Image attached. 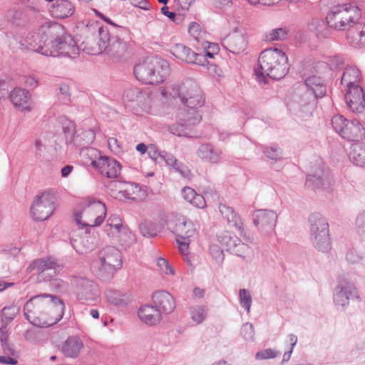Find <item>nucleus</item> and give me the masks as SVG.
Wrapping results in <instances>:
<instances>
[{
	"label": "nucleus",
	"mask_w": 365,
	"mask_h": 365,
	"mask_svg": "<svg viewBox=\"0 0 365 365\" xmlns=\"http://www.w3.org/2000/svg\"><path fill=\"white\" fill-rule=\"evenodd\" d=\"M22 45L43 56L71 59L77 58L80 51L72 36L57 22H45L36 32L29 33Z\"/></svg>",
	"instance_id": "f257e3e1"
},
{
	"label": "nucleus",
	"mask_w": 365,
	"mask_h": 365,
	"mask_svg": "<svg viewBox=\"0 0 365 365\" xmlns=\"http://www.w3.org/2000/svg\"><path fill=\"white\" fill-rule=\"evenodd\" d=\"M65 304L62 299L49 294H41L30 298L24 306L25 318L35 327H48L63 317Z\"/></svg>",
	"instance_id": "f03ea898"
},
{
	"label": "nucleus",
	"mask_w": 365,
	"mask_h": 365,
	"mask_svg": "<svg viewBox=\"0 0 365 365\" xmlns=\"http://www.w3.org/2000/svg\"><path fill=\"white\" fill-rule=\"evenodd\" d=\"M258 66L259 69L255 68V72L259 81L264 76L274 80L282 79L289 70L286 53L277 48L262 51L258 58Z\"/></svg>",
	"instance_id": "7ed1b4c3"
},
{
	"label": "nucleus",
	"mask_w": 365,
	"mask_h": 365,
	"mask_svg": "<svg viewBox=\"0 0 365 365\" xmlns=\"http://www.w3.org/2000/svg\"><path fill=\"white\" fill-rule=\"evenodd\" d=\"M170 71L167 61L157 56L148 57L137 63L133 73L138 81L144 84L158 85L163 83Z\"/></svg>",
	"instance_id": "20e7f679"
},
{
	"label": "nucleus",
	"mask_w": 365,
	"mask_h": 365,
	"mask_svg": "<svg viewBox=\"0 0 365 365\" xmlns=\"http://www.w3.org/2000/svg\"><path fill=\"white\" fill-rule=\"evenodd\" d=\"M361 16L358 6L350 4H338L327 13L326 20L329 26L335 30L348 31L359 21Z\"/></svg>",
	"instance_id": "39448f33"
},
{
	"label": "nucleus",
	"mask_w": 365,
	"mask_h": 365,
	"mask_svg": "<svg viewBox=\"0 0 365 365\" xmlns=\"http://www.w3.org/2000/svg\"><path fill=\"white\" fill-rule=\"evenodd\" d=\"M310 239L314 248L322 252L331 250L329 223L319 212H313L309 217Z\"/></svg>",
	"instance_id": "423d86ee"
},
{
	"label": "nucleus",
	"mask_w": 365,
	"mask_h": 365,
	"mask_svg": "<svg viewBox=\"0 0 365 365\" xmlns=\"http://www.w3.org/2000/svg\"><path fill=\"white\" fill-rule=\"evenodd\" d=\"M100 265L96 271V276L101 280L113 277L114 273L122 267L121 253L114 247H106L98 255Z\"/></svg>",
	"instance_id": "0eeeda50"
},
{
	"label": "nucleus",
	"mask_w": 365,
	"mask_h": 365,
	"mask_svg": "<svg viewBox=\"0 0 365 365\" xmlns=\"http://www.w3.org/2000/svg\"><path fill=\"white\" fill-rule=\"evenodd\" d=\"M30 267L31 269L40 270L37 276L38 282H46L52 281L54 277L59 274L64 264L61 260L53 256H47L34 260Z\"/></svg>",
	"instance_id": "6e6552de"
},
{
	"label": "nucleus",
	"mask_w": 365,
	"mask_h": 365,
	"mask_svg": "<svg viewBox=\"0 0 365 365\" xmlns=\"http://www.w3.org/2000/svg\"><path fill=\"white\" fill-rule=\"evenodd\" d=\"M56 197L50 192H44L36 197L31 207V215L35 221H44L54 212Z\"/></svg>",
	"instance_id": "1a4fd4ad"
},
{
	"label": "nucleus",
	"mask_w": 365,
	"mask_h": 365,
	"mask_svg": "<svg viewBox=\"0 0 365 365\" xmlns=\"http://www.w3.org/2000/svg\"><path fill=\"white\" fill-rule=\"evenodd\" d=\"M78 300L83 303H92L100 297V289L96 283L87 278L73 277L71 281Z\"/></svg>",
	"instance_id": "9d476101"
},
{
	"label": "nucleus",
	"mask_w": 365,
	"mask_h": 365,
	"mask_svg": "<svg viewBox=\"0 0 365 365\" xmlns=\"http://www.w3.org/2000/svg\"><path fill=\"white\" fill-rule=\"evenodd\" d=\"M359 294L355 285L347 280L339 282L334 290V303L338 309L344 310L351 300L358 299Z\"/></svg>",
	"instance_id": "9b49d317"
},
{
	"label": "nucleus",
	"mask_w": 365,
	"mask_h": 365,
	"mask_svg": "<svg viewBox=\"0 0 365 365\" xmlns=\"http://www.w3.org/2000/svg\"><path fill=\"white\" fill-rule=\"evenodd\" d=\"M306 91L302 95L300 103L308 105L314 102L317 98L324 97L327 93V86L324 81L319 76H312L306 78L304 82Z\"/></svg>",
	"instance_id": "f8f14e48"
},
{
	"label": "nucleus",
	"mask_w": 365,
	"mask_h": 365,
	"mask_svg": "<svg viewBox=\"0 0 365 365\" xmlns=\"http://www.w3.org/2000/svg\"><path fill=\"white\" fill-rule=\"evenodd\" d=\"M278 215L272 210H257L252 215V220L255 226L259 231L265 234H269L274 230Z\"/></svg>",
	"instance_id": "ddd939ff"
},
{
	"label": "nucleus",
	"mask_w": 365,
	"mask_h": 365,
	"mask_svg": "<svg viewBox=\"0 0 365 365\" xmlns=\"http://www.w3.org/2000/svg\"><path fill=\"white\" fill-rule=\"evenodd\" d=\"M307 175L306 185L312 189H328L331 183L332 177L329 170L324 165L321 166Z\"/></svg>",
	"instance_id": "4468645a"
},
{
	"label": "nucleus",
	"mask_w": 365,
	"mask_h": 365,
	"mask_svg": "<svg viewBox=\"0 0 365 365\" xmlns=\"http://www.w3.org/2000/svg\"><path fill=\"white\" fill-rule=\"evenodd\" d=\"M170 53L177 58L187 63L205 66V58L202 53H197L182 43H176L170 48Z\"/></svg>",
	"instance_id": "2eb2a0df"
},
{
	"label": "nucleus",
	"mask_w": 365,
	"mask_h": 365,
	"mask_svg": "<svg viewBox=\"0 0 365 365\" xmlns=\"http://www.w3.org/2000/svg\"><path fill=\"white\" fill-rule=\"evenodd\" d=\"M168 227L177 238L185 240L192 237L195 232V225L192 221L183 216L175 217L169 221Z\"/></svg>",
	"instance_id": "dca6fc26"
},
{
	"label": "nucleus",
	"mask_w": 365,
	"mask_h": 365,
	"mask_svg": "<svg viewBox=\"0 0 365 365\" xmlns=\"http://www.w3.org/2000/svg\"><path fill=\"white\" fill-rule=\"evenodd\" d=\"M96 15L107 23L109 26H101L98 21H93L90 24V28L92 31L101 32L103 38H108L110 35H114L115 34H126L128 32V29L123 26H120L115 24L110 18L105 16L101 12L96 9H94Z\"/></svg>",
	"instance_id": "f3484780"
},
{
	"label": "nucleus",
	"mask_w": 365,
	"mask_h": 365,
	"mask_svg": "<svg viewBox=\"0 0 365 365\" xmlns=\"http://www.w3.org/2000/svg\"><path fill=\"white\" fill-rule=\"evenodd\" d=\"M222 46L233 54H240L245 51L247 46L246 36L237 29L223 39Z\"/></svg>",
	"instance_id": "a211bd4d"
},
{
	"label": "nucleus",
	"mask_w": 365,
	"mask_h": 365,
	"mask_svg": "<svg viewBox=\"0 0 365 365\" xmlns=\"http://www.w3.org/2000/svg\"><path fill=\"white\" fill-rule=\"evenodd\" d=\"M86 30L92 32L91 36H87L82 44L84 45L83 50L86 51L88 54L98 55L103 53L106 49L105 41L101 32L92 31L90 24H87Z\"/></svg>",
	"instance_id": "6ab92c4d"
},
{
	"label": "nucleus",
	"mask_w": 365,
	"mask_h": 365,
	"mask_svg": "<svg viewBox=\"0 0 365 365\" xmlns=\"http://www.w3.org/2000/svg\"><path fill=\"white\" fill-rule=\"evenodd\" d=\"M125 34H115L110 35L108 39L106 38L105 46L106 49L103 53H106L112 58L119 59L127 50V43L122 38Z\"/></svg>",
	"instance_id": "aec40b11"
},
{
	"label": "nucleus",
	"mask_w": 365,
	"mask_h": 365,
	"mask_svg": "<svg viewBox=\"0 0 365 365\" xmlns=\"http://www.w3.org/2000/svg\"><path fill=\"white\" fill-rule=\"evenodd\" d=\"M345 101L349 108L354 113H361L365 108V95L361 87L346 90Z\"/></svg>",
	"instance_id": "412c9836"
},
{
	"label": "nucleus",
	"mask_w": 365,
	"mask_h": 365,
	"mask_svg": "<svg viewBox=\"0 0 365 365\" xmlns=\"http://www.w3.org/2000/svg\"><path fill=\"white\" fill-rule=\"evenodd\" d=\"M152 299L153 304L160 314H170L175 309L174 297L165 290H160L153 293Z\"/></svg>",
	"instance_id": "4be33fe9"
},
{
	"label": "nucleus",
	"mask_w": 365,
	"mask_h": 365,
	"mask_svg": "<svg viewBox=\"0 0 365 365\" xmlns=\"http://www.w3.org/2000/svg\"><path fill=\"white\" fill-rule=\"evenodd\" d=\"M9 98L14 106L22 111L32 109V100L30 93L23 88H16L10 92Z\"/></svg>",
	"instance_id": "5701e85b"
},
{
	"label": "nucleus",
	"mask_w": 365,
	"mask_h": 365,
	"mask_svg": "<svg viewBox=\"0 0 365 365\" xmlns=\"http://www.w3.org/2000/svg\"><path fill=\"white\" fill-rule=\"evenodd\" d=\"M222 150L210 143L200 145L197 150V156L203 161L217 164L220 162Z\"/></svg>",
	"instance_id": "b1692460"
},
{
	"label": "nucleus",
	"mask_w": 365,
	"mask_h": 365,
	"mask_svg": "<svg viewBox=\"0 0 365 365\" xmlns=\"http://www.w3.org/2000/svg\"><path fill=\"white\" fill-rule=\"evenodd\" d=\"M341 136L347 140L359 143L365 138V128L359 120L354 119L349 121Z\"/></svg>",
	"instance_id": "393cba45"
},
{
	"label": "nucleus",
	"mask_w": 365,
	"mask_h": 365,
	"mask_svg": "<svg viewBox=\"0 0 365 365\" xmlns=\"http://www.w3.org/2000/svg\"><path fill=\"white\" fill-rule=\"evenodd\" d=\"M75 6L68 0H56L49 8L51 14L56 19H65L73 15Z\"/></svg>",
	"instance_id": "a878e982"
},
{
	"label": "nucleus",
	"mask_w": 365,
	"mask_h": 365,
	"mask_svg": "<svg viewBox=\"0 0 365 365\" xmlns=\"http://www.w3.org/2000/svg\"><path fill=\"white\" fill-rule=\"evenodd\" d=\"M347 40L354 48L365 47V24L357 21L348 31Z\"/></svg>",
	"instance_id": "bb28decb"
},
{
	"label": "nucleus",
	"mask_w": 365,
	"mask_h": 365,
	"mask_svg": "<svg viewBox=\"0 0 365 365\" xmlns=\"http://www.w3.org/2000/svg\"><path fill=\"white\" fill-rule=\"evenodd\" d=\"M99 171L108 178H116L120 174L121 165L115 159L103 156L101 157Z\"/></svg>",
	"instance_id": "cd10ccee"
},
{
	"label": "nucleus",
	"mask_w": 365,
	"mask_h": 365,
	"mask_svg": "<svg viewBox=\"0 0 365 365\" xmlns=\"http://www.w3.org/2000/svg\"><path fill=\"white\" fill-rule=\"evenodd\" d=\"M95 138L96 133L93 129H83L75 137H69L67 145L73 143L76 147L83 150L87 148Z\"/></svg>",
	"instance_id": "c85d7f7f"
},
{
	"label": "nucleus",
	"mask_w": 365,
	"mask_h": 365,
	"mask_svg": "<svg viewBox=\"0 0 365 365\" xmlns=\"http://www.w3.org/2000/svg\"><path fill=\"white\" fill-rule=\"evenodd\" d=\"M361 80L360 71L353 66L346 67L341 76V83L346 86L347 90L355 87H361L359 84Z\"/></svg>",
	"instance_id": "c756f323"
},
{
	"label": "nucleus",
	"mask_w": 365,
	"mask_h": 365,
	"mask_svg": "<svg viewBox=\"0 0 365 365\" xmlns=\"http://www.w3.org/2000/svg\"><path fill=\"white\" fill-rule=\"evenodd\" d=\"M190 88L192 89L193 96H185L182 97V103L187 108L194 110L195 113L196 108L201 107L205 103V98L202 94V90L198 87L196 83H190Z\"/></svg>",
	"instance_id": "7c9ffc66"
},
{
	"label": "nucleus",
	"mask_w": 365,
	"mask_h": 365,
	"mask_svg": "<svg viewBox=\"0 0 365 365\" xmlns=\"http://www.w3.org/2000/svg\"><path fill=\"white\" fill-rule=\"evenodd\" d=\"M139 318L147 324L153 325L161 319V314L157 308L153 305H144L138 312Z\"/></svg>",
	"instance_id": "2f4dec72"
},
{
	"label": "nucleus",
	"mask_w": 365,
	"mask_h": 365,
	"mask_svg": "<svg viewBox=\"0 0 365 365\" xmlns=\"http://www.w3.org/2000/svg\"><path fill=\"white\" fill-rule=\"evenodd\" d=\"M83 346V342L78 337L70 336L65 341L62 346V352L67 357L76 358Z\"/></svg>",
	"instance_id": "473e14b6"
},
{
	"label": "nucleus",
	"mask_w": 365,
	"mask_h": 365,
	"mask_svg": "<svg viewBox=\"0 0 365 365\" xmlns=\"http://www.w3.org/2000/svg\"><path fill=\"white\" fill-rule=\"evenodd\" d=\"M159 158L164 160L167 165L173 168L175 171L180 173L183 177H187L190 173L189 169L187 166L179 162L171 153H168L166 151H161L158 153Z\"/></svg>",
	"instance_id": "72a5a7b5"
},
{
	"label": "nucleus",
	"mask_w": 365,
	"mask_h": 365,
	"mask_svg": "<svg viewBox=\"0 0 365 365\" xmlns=\"http://www.w3.org/2000/svg\"><path fill=\"white\" fill-rule=\"evenodd\" d=\"M309 29L316 34L319 39L328 38L331 35V28L327 21L319 19H313L308 25Z\"/></svg>",
	"instance_id": "f704fd0d"
},
{
	"label": "nucleus",
	"mask_w": 365,
	"mask_h": 365,
	"mask_svg": "<svg viewBox=\"0 0 365 365\" xmlns=\"http://www.w3.org/2000/svg\"><path fill=\"white\" fill-rule=\"evenodd\" d=\"M349 157L354 164L363 166L365 164V143H353L350 148Z\"/></svg>",
	"instance_id": "c9c22d12"
},
{
	"label": "nucleus",
	"mask_w": 365,
	"mask_h": 365,
	"mask_svg": "<svg viewBox=\"0 0 365 365\" xmlns=\"http://www.w3.org/2000/svg\"><path fill=\"white\" fill-rule=\"evenodd\" d=\"M219 210L222 217L228 223L232 224L233 226L239 229L241 228L240 217L232 207L220 203L219 205Z\"/></svg>",
	"instance_id": "e433bc0d"
},
{
	"label": "nucleus",
	"mask_w": 365,
	"mask_h": 365,
	"mask_svg": "<svg viewBox=\"0 0 365 365\" xmlns=\"http://www.w3.org/2000/svg\"><path fill=\"white\" fill-rule=\"evenodd\" d=\"M200 120V117H194L185 120L184 123H178L169 126V131L178 136H186L187 135V126L190 125H195Z\"/></svg>",
	"instance_id": "4c0bfd02"
},
{
	"label": "nucleus",
	"mask_w": 365,
	"mask_h": 365,
	"mask_svg": "<svg viewBox=\"0 0 365 365\" xmlns=\"http://www.w3.org/2000/svg\"><path fill=\"white\" fill-rule=\"evenodd\" d=\"M234 240L236 243L234 244L229 252L243 259L252 255V250L248 245L242 242L240 238H234Z\"/></svg>",
	"instance_id": "58836bf2"
},
{
	"label": "nucleus",
	"mask_w": 365,
	"mask_h": 365,
	"mask_svg": "<svg viewBox=\"0 0 365 365\" xmlns=\"http://www.w3.org/2000/svg\"><path fill=\"white\" fill-rule=\"evenodd\" d=\"M88 208H91V210H98L101 212V215H99L94 220V223L93 225H90L91 227H98L101 225L106 217V205L98 200H94L92 202H90L88 205Z\"/></svg>",
	"instance_id": "ea45409f"
},
{
	"label": "nucleus",
	"mask_w": 365,
	"mask_h": 365,
	"mask_svg": "<svg viewBox=\"0 0 365 365\" xmlns=\"http://www.w3.org/2000/svg\"><path fill=\"white\" fill-rule=\"evenodd\" d=\"M234 238H238L236 235L228 231L221 232L217 235V241L223 246L227 252L236 243Z\"/></svg>",
	"instance_id": "a19ab883"
},
{
	"label": "nucleus",
	"mask_w": 365,
	"mask_h": 365,
	"mask_svg": "<svg viewBox=\"0 0 365 365\" xmlns=\"http://www.w3.org/2000/svg\"><path fill=\"white\" fill-rule=\"evenodd\" d=\"M288 31L286 28H277L267 32L264 35V41H282L287 38Z\"/></svg>",
	"instance_id": "79ce46f5"
},
{
	"label": "nucleus",
	"mask_w": 365,
	"mask_h": 365,
	"mask_svg": "<svg viewBox=\"0 0 365 365\" xmlns=\"http://www.w3.org/2000/svg\"><path fill=\"white\" fill-rule=\"evenodd\" d=\"M17 311L14 305L4 307L0 313L2 325L8 326L14 320Z\"/></svg>",
	"instance_id": "37998d69"
},
{
	"label": "nucleus",
	"mask_w": 365,
	"mask_h": 365,
	"mask_svg": "<svg viewBox=\"0 0 365 365\" xmlns=\"http://www.w3.org/2000/svg\"><path fill=\"white\" fill-rule=\"evenodd\" d=\"M106 298L110 304L116 307H125L129 302V299L125 295H120L113 292H108Z\"/></svg>",
	"instance_id": "c03bdc74"
},
{
	"label": "nucleus",
	"mask_w": 365,
	"mask_h": 365,
	"mask_svg": "<svg viewBox=\"0 0 365 365\" xmlns=\"http://www.w3.org/2000/svg\"><path fill=\"white\" fill-rule=\"evenodd\" d=\"M145 93L141 89L137 87H130L127 88L123 93L124 100L128 102H134L144 98Z\"/></svg>",
	"instance_id": "a18cd8bd"
},
{
	"label": "nucleus",
	"mask_w": 365,
	"mask_h": 365,
	"mask_svg": "<svg viewBox=\"0 0 365 365\" xmlns=\"http://www.w3.org/2000/svg\"><path fill=\"white\" fill-rule=\"evenodd\" d=\"M192 319L197 324L201 323L206 317L207 309L204 306L196 305L190 309Z\"/></svg>",
	"instance_id": "49530a36"
},
{
	"label": "nucleus",
	"mask_w": 365,
	"mask_h": 365,
	"mask_svg": "<svg viewBox=\"0 0 365 365\" xmlns=\"http://www.w3.org/2000/svg\"><path fill=\"white\" fill-rule=\"evenodd\" d=\"M140 232L143 237H153L158 234V226L153 222L141 223L139 226Z\"/></svg>",
	"instance_id": "de8ad7c7"
},
{
	"label": "nucleus",
	"mask_w": 365,
	"mask_h": 365,
	"mask_svg": "<svg viewBox=\"0 0 365 365\" xmlns=\"http://www.w3.org/2000/svg\"><path fill=\"white\" fill-rule=\"evenodd\" d=\"M348 123L349 120L341 115H334L331 118V125L335 131L340 135H341L342 131H344Z\"/></svg>",
	"instance_id": "09e8293b"
},
{
	"label": "nucleus",
	"mask_w": 365,
	"mask_h": 365,
	"mask_svg": "<svg viewBox=\"0 0 365 365\" xmlns=\"http://www.w3.org/2000/svg\"><path fill=\"white\" fill-rule=\"evenodd\" d=\"M190 83H196L192 80L186 81L185 83H183L181 86H179L177 88V93L178 96L180 98L181 101L182 102V97L187 96L189 97V96H193L194 91H192V89L190 88Z\"/></svg>",
	"instance_id": "8fccbe9b"
},
{
	"label": "nucleus",
	"mask_w": 365,
	"mask_h": 365,
	"mask_svg": "<svg viewBox=\"0 0 365 365\" xmlns=\"http://www.w3.org/2000/svg\"><path fill=\"white\" fill-rule=\"evenodd\" d=\"M264 153L267 158L277 161L282 158V151L279 147L272 145L266 147Z\"/></svg>",
	"instance_id": "3c124183"
},
{
	"label": "nucleus",
	"mask_w": 365,
	"mask_h": 365,
	"mask_svg": "<svg viewBox=\"0 0 365 365\" xmlns=\"http://www.w3.org/2000/svg\"><path fill=\"white\" fill-rule=\"evenodd\" d=\"M239 297L241 306L249 313L252 302L251 294L247 289H242L240 290Z\"/></svg>",
	"instance_id": "603ef678"
},
{
	"label": "nucleus",
	"mask_w": 365,
	"mask_h": 365,
	"mask_svg": "<svg viewBox=\"0 0 365 365\" xmlns=\"http://www.w3.org/2000/svg\"><path fill=\"white\" fill-rule=\"evenodd\" d=\"M240 333L243 338L247 341H253L255 331L254 327L251 323L244 324L241 328Z\"/></svg>",
	"instance_id": "864d4df0"
},
{
	"label": "nucleus",
	"mask_w": 365,
	"mask_h": 365,
	"mask_svg": "<svg viewBox=\"0 0 365 365\" xmlns=\"http://www.w3.org/2000/svg\"><path fill=\"white\" fill-rule=\"evenodd\" d=\"M210 252L216 262L219 265L222 264L225 258L223 250H221L217 245H212L210 247Z\"/></svg>",
	"instance_id": "5fc2aeb1"
},
{
	"label": "nucleus",
	"mask_w": 365,
	"mask_h": 365,
	"mask_svg": "<svg viewBox=\"0 0 365 365\" xmlns=\"http://www.w3.org/2000/svg\"><path fill=\"white\" fill-rule=\"evenodd\" d=\"M157 265L159 267V269L161 270L162 272L166 274H174V269L173 267L169 264L168 262L163 258L159 257L157 259Z\"/></svg>",
	"instance_id": "6e6d98bb"
},
{
	"label": "nucleus",
	"mask_w": 365,
	"mask_h": 365,
	"mask_svg": "<svg viewBox=\"0 0 365 365\" xmlns=\"http://www.w3.org/2000/svg\"><path fill=\"white\" fill-rule=\"evenodd\" d=\"M277 356V353L272 350V349H266L258 351L256 354L255 358L256 359H273Z\"/></svg>",
	"instance_id": "4d7b16f0"
},
{
	"label": "nucleus",
	"mask_w": 365,
	"mask_h": 365,
	"mask_svg": "<svg viewBox=\"0 0 365 365\" xmlns=\"http://www.w3.org/2000/svg\"><path fill=\"white\" fill-rule=\"evenodd\" d=\"M75 129H76L75 124L71 121H69L66 124H64L63 125V133L65 134V136H66V144H67V140L69 137H75L76 136L74 135Z\"/></svg>",
	"instance_id": "13d9d810"
},
{
	"label": "nucleus",
	"mask_w": 365,
	"mask_h": 365,
	"mask_svg": "<svg viewBox=\"0 0 365 365\" xmlns=\"http://www.w3.org/2000/svg\"><path fill=\"white\" fill-rule=\"evenodd\" d=\"M356 225L360 235H365V211L360 213L356 220Z\"/></svg>",
	"instance_id": "bf43d9fd"
},
{
	"label": "nucleus",
	"mask_w": 365,
	"mask_h": 365,
	"mask_svg": "<svg viewBox=\"0 0 365 365\" xmlns=\"http://www.w3.org/2000/svg\"><path fill=\"white\" fill-rule=\"evenodd\" d=\"M70 89L67 84H61L59 86L60 93L63 96L62 102L64 104H68L71 102L70 98Z\"/></svg>",
	"instance_id": "052dcab7"
},
{
	"label": "nucleus",
	"mask_w": 365,
	"mask_h": 365,
	"mask_svg": "<svg viewBox=\"0 0 365 365\" xmlns=\"http://www.w3.org/2000/svg\"><path fill=\"white\" fill-rule=\"evenodd\" d=\"M182 194L185 200L191 203L193 200L195 196H196L197 192L194 189L190 187H185L182 189Z\"/></svg>",
	"instance_id": "680f3d73"
},
{
	"label": "nucleus",
	"mask_w": 365,
	"mask_h": 365,
	"mask_svg": "<svg viewBox=\"0 0 365 365\" xmlns=\"http://www.w3.org/2000/svg\"><path fill=\"white\" fill-rule=\"evenodd\" d=\"M174 1L178 7V11L180 9L184 12L189 9L190 5L195 1V0H174Z\"/></svg>",
	"instance_id": "e2e57ef3"
},
{
	"label": "nucleus",
	"mask_w": 365,
	"mask_h": 365,
	"mask_svg": "<svg viewBox=\"0 0 365 365\" xmlns=\"http://www.w3.org/2000/svg\"><path fill=\"white\" fill-rule=\"evenodd\" d=\"M187 31L191 36H192L197 41H198V38L200 34V26L197 23H190Z\"/></svg>",
	"instance_id": "0e129e2a"
},
{
	"label": "nucleus",
	"mask_w": 365,
	"mask_h": 365,
	"mask_svg": "<svg viewBox=\"0 0 365 365\" xmlns=\"http://www.w3.org/2000/svg\"><path fill=\"white\" fill-rule=\"evenodd\" d=\"M9 85L5 80H0V100L9 96Z\"/></svg>",
	"instance_id": "69168bd1"
},
{
	"label": "nucleus",
	"mask_w": 365,
	"mask_h": 365,
	"mask_svg": "<svg viewBox=\"0 0 365 365\" xmlns=\"http://www.w3.org/2000/svg\"><path fill=\"white\" fill-rule=\"evenodd\" d=\"M190 204L195 206L196 207L203 208L206 206V201L202 195L197 193L196 196H195Z\"/></svg>",
	"instance_id": "338daca9"
},
{
	"label": "nucleus",
	"mask_w": 365,
	"mask_h": 365,
	"mask_svg": "<svg viewBox=\"0 0 365 365\" xmlns=\"http://www.w3.org/2000/svg\"><path fill=\"white\" fill-rule=\"evenodd\" d=\"M120 221L117 217H110L107 221V225L113 227L118 232H120L121 229L123 228Z\"/></svg>",
	"instance_id": "774afa93"
}]
</instances>
